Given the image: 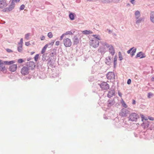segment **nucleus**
I'll list each match as a JSON object with an SVG mask.
<instances>
[{
	"instance_id": "obj_1",
	"label": "nucleus",
	"mask_w": 154,
	"mask_h": 154,
	"mask_svg": "<svg viewBox=\"0 0 154 154\" xmlns=\"http://www.w3.org/2000/svg\"><path fill=\"white\" fill-rule=\"evenodd\" d=\"M99 41L96 39H93L90 41V45L95 48L99 46Z\"/></svg>"
},
{
	"instance_id": "obj_2",
	"label": "nucleus",
	"mask_w": 154,
	"mask_h": 154,
	"mask_svg": "<svg viewBox=\"0 0 154 154\" xmlns=\"http://www.w3.org/2000/svg\"><path fill=\"white\" fill-rule=\"evenodd\" d=\"M139 118V116L137 114L135 113H132L129 116V120L132 122L136 121Z\"/></svg>"
},
{
	"instance_id": "obj_3",
	"label": "nucleus",
	"mask_w": 154,
	"mask_h": 154,
	"mask_svg": "<svg viewBox=\"0 0 154 154\" xmlns=\"http://www.w3.org/2000/svg\"><path fill=\"white\" fill-rule=\"evenodd\" d=\"M63 42L64 45L66 47H70L71 45L72 42L71 40L69 38H67L64 39Z\"/></svg>"
},
{
	"instance_id": "obj_4",
	"label": "nucleus",
	"mask_w": 154,
	"mask_h": 154,
	"mask_svg": "<svg viewBox=\"0 0 154 154\" xmlns=\"http://www.w3.org/2000/svg\"><path fill=\"white\" fill-rule=\"evenodd\" d=\"M56 57L52 56L49 58L48 60V64L50 66L52 67L53 66V64L55 62Z\"/></svg>"
},
{
	"instance_id": "obj_5",
	"label": "nucleus",
	"mask_w": 154,
	"mask_h": 154,
	"mask_svg": "<svg viewBox=\"0 0 154 154\" xmlns=\"http://www.w3.org/2000/svg\"><path fill=\"white\" fill-rule=\"evenodd\" d=\"M100 86L103 90H106L109 89V85L106 82H103L101 83L100 85Z\"/></svg>"
},
{
	"instance_id": "obj_6",
	"label": "nucleus",
	"mask_w": 154,
	"mask_h": 154,
	"mask_svg": "<svg viewBox=\"0 0 154 154\" xmlns=\"http://www.w3.org/2000/svg\"><path fill=\"white\" fill-rule=\"evenodd\" d=\"M0 71L3 73H5L6 71V69L3 61L0 60Z\"/></svg>"
},
{
	"instance_id": "obj_7",
	"label": "nucleus",
	"mask_w": 154,
	"mask_h": 154,
	"mask_svg": "<svg viewBox=\"0 0 154 154\" xmlns=\"http://www.w3.org/2000/svg\"><path fill=\"white\" fill-rule=\"evenodd\" d=\"M107 78L108 79H115V75L114 72H109L106 74Z\"/></svg>"
},
{
	"instance_id": "obj_8",
	"label": "nucleus",
	"mask_w": 154,
	"mask_h": 154,
	"mask_svg": "<svg viewBox=\"0 0 154 154\" xmlns=\"http://www.w3.org/2000/svg\"><path fill=\"white\" fill-rule=\"evenodd\" d=\"M23 44V38H21L20 42L18 43L17 47V50L20 52H21L22 51V45Z\"/></svg>"
},
{
	"instance_id": "obj_9",
	"label": "nucleus",
	"mask_w": 154,
	"mask_h": 154,
	"mask_svg": "<svg viewBox=\"0 0 154 154\" xmlns=\"http://www.w3.org/2000/svg\"><path fill=\"white\" fill-rule=\"evenodd\" d=\"M21 73L23 75H27L29 73V68L27 67L24 66L21 69Z\"/></svg>"
},
{
	"instance_id": "obj_10",
	"label": "nucleus",
	"mask_w": 154,
	"mask_h": 154,
	"mask_svg": "<svg viewBox=\"0 0 154 154\" xmlns=\"http://www.w3.org/2000/svg\"><path fill=\"white\" fill-rule=\"evenodd\" d=\"M129 111L125 109H122L120 113V115L122 116H126Z\"/></svg>"
},
{
	"instance_id": "obj_11",
	"label": "nucleus",
	"mask_w": 154,
	"mask_h": 154,
	"mask_svg": "<svg viewBox=\"0 0 154 154\" xmlns=\"http://www.w3.org/2000/svg\"><path fill=\"white\" fill-rule=\"evenodd\" d=\"M7 6L6 0H2L0 1V8L3 9Z\"/></svg>"
},
{
	"instance_id": "obj_12",
	"label": "nucleus",
	"mask_w": 154,
	"mask_h": 154,
	"mask_svg": "<svg viewBox=\"0 0 154 154\" xmlns=\"http://www.w3.org/2000/svg\"><path fill=\"white\" fill-rule=\"evenodd\" d=\"M15 4H13L11 2V5L9 7L5 8L4 10V11L9 12L11 11L14 8Z\"/></svg>"
},
{
	"instance_id": "obj_13",
	"label": "nucleus",
	"mask_w": 154,
	"mask_h": 154,
	"mask_svg": "<svg viewBox=\"0 0 154 154\" xmlns=\"http://www.w3.org/2000/svg\"><path fill=\"white\" fill-rule=\"evenodd\" d=\"M17 64H12L10 66L9 70L12 72H15L17 69Z\"/></svg>"
},
{
	"instance_id": "obj_14",
	"label": "nucleus",
	"mask_w": 154,
	"mask_h": 154,
	"mask_svg": "<svg viewBox=\"0 0 154 154\" xmlns=\"http://www.w3.org/2000/svg\"><path fill=\"white\" fill-rule=\"evenodd\" d=\"M108 48L110 53L112 56L113 55L115 54V51L113 46L111 45H110V46Z\"/></svg>"
},
{
	"instance_id": "obj_15",
	"label": "nucleus",
	"mask_w": 154,
	"mask_h": 154,
	"mask_svg": "<svg viewBox=\"0 0 154 154\" xmlns=\"http://www.w3.org/2000/svg\"><path fill=\"white\" fill-rule=\"evenodd\" d=\"M72 40L73 42L74 45H77L79 43V40L76 35L74 36Z\"/></svg>"
},
{
	"instance_id": "obj_16",
	"label": "nucleus",
	"mask_w": 154,
	"mask_h": 154,
	"mask_svg": "<svg viewBox=\"0 0 154 154\" xmlns=\"http://www.w3.org/2000/svg\"><path fill=\"white\" fill-rule=\"evenodd\" d=\"M27 65L28 66L31 67L32 69L34 68L35 66V63L32 61H29L27 63Z\"/></svg>"
},
{
	"instance_id": "obj_17",
	"label": "nucleus",
	"mask_w": 154,
	"mask_h": 154,
	"mask_svg": "<svg viewBox=\"0 0 154 154\" xmlns=\"http://www.w3.org/2000/svg\"><path fill=\"white\" fill-rule=\"evenodd\" d=\"M115 91L114 90H111L109 92L107 96L109 97L110 98L115 95Z\"/></svg>"
},
{
	"instance_id": "obj_18",
	"label": "nucleus",
	"mask_w": 154,
	"mask_h": 154,
	"mask_svg": "<svg viewBox=\"0 0 154 154\" xmlns=\"http://www.w3.org/2000/svg\"><path fill=\"white\" fill-rule=\"evenodd\" d=\"M108 106L110 107L114 104L115 102L114 100H109L108 101Z\"/></svg>"
},
{
	"instance_id": "obj_19",
	"label": "nucleus",
	"mask_w": 154,
	"mask_h": 154,
	"mask_svg": "<svg viewBox=\"0 0 154 154\" xmlns=\"http://www.w3.org/2000/svg\"><path fill=\"white\" fill-rule=\"evenodd\" d=\"M105 48L103 47H100L98 49V52L101 53L102 54H104L105 52Z\"/></svg>"
},
{
	"instance_id": "obj_20",
	"label": "nucleus",
	"mask_w": 154,
	"mask_h": 154,
	"mask_svg": "<svg viewBox=\"0 0 154 154\" xmlns=\"http://www.w3.org/2000/svg\"><path fill=\"white\" fill-rule=\"evenodd\" d=\"M75 15H76L75 13L70 12L69 14V17L71 20H72L75 19Z\"/></svg>"
},
{
	"instance_id": "obj_21",
	"label": "nucleus",
	"mask_w": 154,
	"mask_h": 154,
	"mask_svg": "<svg viewBox=\"0 0 154 154\" xmlns=\"http://www.w3.org/2000/svg\"><path fill=\"white\" fill-rule=\"evenodd\" d=\"M150 20L152 23H154V11L151 12Z\"/></svg>"
},
{
	"instance_id": "obj_22",
	"label": "nucleus",
	"mask_w": 154,
	"mask_h": 154,
	"mask_svg": "<svg viewBox=\"0 0 154 154\" xmlns=\"http://www.w3.org/2000/svg\"><path fill=\"white\" fill-rule=\"evenodd\" d=\"M137 20L136 21V23L137 24H139L142 21H143L144 20V18L143 17H141L140 18L137 19Z\"/></svg>"
},
{
	"instance_id": "obj_23",
	"label": "nucleus",
	"mask_w": 154,
	"mask_h": 154,
	"mask_svg": "<svg viewBox=\"0 0 154 154\" xmlns=\"http://www.w3.org/2000/svg\"><path fill=\"white\" fill-rule=\"evenodd\" d=\"M135 15L136 19H138L140 16V12L139 11H137L135 12Z\"/></svg>"
},
{
	"instance_id": "obj_24",
	"label": "nucleus",
	"mask_w": 154,
	"mask_h": 154,
	"mask_svg": "<svg viewBox=\"0 0 154 154\" xmlns=\"http://www.w3.org/2000/svg\"><path fill=\"white\" fill-rule=\"evenodd\" d=\"M3 62L5 65H11L14 63L15 62L13 60H12L10 61H3Z\"/></svg>"
},
{
	"instance_id": "obj_25",
	"label": "nucleus",
	"mask_w": 154,
	"mask_h": 154,
	"mask_svg": "<svg viewBox=\"0 0 154 154\" xmlns=\"http://www.w3.org/2000/svg\"><path fill=\"white\" fill-rule=\"evenodd\" d=\"M82 33L85 35H88L89 34H92L93 33L92 31L90 30L88 31L87 30L82 31Z\"/></svg>"
},
{
	"instance_id": "obj_26",
	"label": "nucleus",
	"mask_w": 154,
	"mask_h": 154,
	"mask_svg": "<svg viewBox=\"0 0 154 154\" xmlns=\"http://www.w3.org/2000/svg\"><path fill=\"white\" fill-rule=\"evenodd\" d=\"M48 46V44H46L42 48L41 51V53L42 54H43L45 51L46 49Z\"/></svg>"
},
{
	"instance_id": "obj_27",
	"label": "nucleus",
	"mask_w": 154,
	"mask_h": 154,
	"mask_svg": "<svg viewBox=\"0 0 154 154\" xmlns=\"http://www.w3.org/2000/svg\"><path fill=\"white\" fill-rule=\"evenodd\" d=\"M92 36H93L95 38L94 39H96L98 41V40H101V39L100 35H93Z\"/></svg>"
},
{
	"instance_id": "obj_28",
	"label": "nucleus",
	"mask_w": 154,
	"mask_h": 154,
	"mask_svg": "<svg viewBox=\"0 0 154 154\" xmlns=\"http://www.w3.org/2000/svg\"><path fill=\"white\" fill-rule=\"evenodd\" d=\"M143 124L144 125L143 126L144 127V128H147L149 126V122L146 121L145 122H143Z\"/></svg>"
},
{
	"instance_id": "obj_29",
	"label": "nucleus",
	"mask_w": 154,
	"mask_h": 154,
	"mask_svg": "<svg viewBox=\"0 0 154 154\" xmlns=\"http://www.w3.org/2000/svg\"><path fill=\"white\" fill-rule=\"evenodd\" d=\"M100 2H101L103 4L111 3L110 0H101V1H100Z\"/></svg>"
},
{
	"instance_id": "obj_30",
	"label": "nucleus",
	"mask_w": 154,
	"mask_h": 154,
	"mask_svg": "<svg viewBox=\"0 0 154 154\" xmlns=\"http://www.w3.org/2000/svg\"><path fill=\"white\" fill-rule=\"evenodd\" d=\"M100 43L101 44H102L103 46H106V47L107 48H109L110 46V45H109L106 42L103 43V42H100Z\"/></svg>"
},
{
	"instance_id": "obj_31",
	"label": "nucleus",
	"mask_w": 154,
	"mask_h": 154,
	"mask_svg": "<svg viewBox=\"0 0 154 154\" xmlns=\"http://www.w3.org/2000/svg\"><path fill=\"white\" fill-rule=\"evenodd\" d=\"M64 34L65 35H73V33L70 31H67Z\"/></svg>"
},
{
	"instance_id": "obj_32",
	"label": "nucleus",
	"mask_w": 154,
	"mask_h": 154,
	"mask_svg": "<svg viewBox=\"0 0 154 154\" xmlns=\"http://www.w3.org/2000/svg\"><path fill=\"white\" fill-rule=\"evenodd\" d=\"M142 54V52H138L136 56V57H141V54Z\"/></svg>"
},
{
	"instance_id": "obj_33",
	"label": "nucleus",
	"mask_w": 154,
	"mask_h": 154,
	"mask_svg": "<svg viewBox=\"0 0 154 154\" xmlns=\"http://www.w3.org/2000/svg\"><path fill=\"white\" fill-rule=\"evenodd\" d=\"M48 36L49 38H52L53 37V34L51 32H50L48 34Z\"/></svg>"
},
{
	"instance_id": "obj_34",
	"label": "nucleus",
	"mask_w": 154,
	"mask_h": 154,
	"mask_svg": "<svg viewBox=\"0 0 154 154\" xmlns=\"http://www.w3.org/2000/svg\"><path fill=\"white\" fill-rule=\"evenodd\" d=\"M42 59L44 61H45L47 60L46 58V55L45 54H43L42 55Z\"/></svg>"
},
{
	"instance_id": "obj_35",
	"label": "nucleus",
	"mask_w": 154,
	"mask_h": 154,
	"mask_svg": "<svg viewBox=\"0 0 154 154\" xmlns=\"http://www.w3.org/2000/svg\"><path fill=\"white\" fill-rule=\"evenodd\" d=\"M153 94L151 92L149 93L148 94V98H150L153 96Z\"/></svg>"
},
{
	"instance_id": "obj_36",
	"label": "nucleus",
	"mask_w": 154,
	"mask_h": 154,
	"mask_svg": "<svg viewBox=\"0 0 154 154\" xmlns=\"http://www.w3.org/2000/svg\"><path fill=\"white\" fill-rule=\"evenodd\" d=\"M122 103L123 106L125 107V108H127L128 107L127 105L126 104L125 102L124 101H122Z\"/></svg>"
},
{
	"instance_id": "obj_37",
	"label": "nucleus",
	"mask_w": 154,
	"mask_h": 154,
	"mask_svg": "<svg viewBox=\"0 0 154 154\" xmlns=\"http://www.w3.org/2000/svg\"><path fill=\"white\" fill-rule=\"evenodd\" d=\"M39 55L38 54H36L34 57V59L35 61H37L38 59Z\"/></svg>"
},
{
	"instance_id": "obj_38",
	"label": "nucleus",
	"mask_w": 154,
	"mask_h": 154,
	"mask_svg": "<svg viewBox=\"0 0 154 154\" xmlns=\"http://www.w3.org/2000/svg\"><path fill=\"white\" fill-rule=\"evenodd\" d=\"M123 59L121 53L120 52H119V59L120 60H121Z\"/></svg>"
},
{
	"instance_id": "obj_39",
	"label": "nucleus",
	"mask_w": 154,
	"mask_h": 154,
	"mask_svg": "<svg viewBox=\"0 0 154 154\" xmlns=\"http://www.w3.org/2000/svg\"><path fill=\"white\" fill-rule=\"evenodd\" d=\"M30 35V34L29 33H28L25 35V38L27 40L29 39V36Z\"/></svg>"
},
{
	"instance_id": "obj_40",
	"label": "nucleus",
	"mask_w": 154,
	"mask_h": 154,
	"mask_svg": "<svg viewBox=\"0 0 154 154\" xmlns=\"http://www.w3.org/2000/svg\"><path fill=\"white\" fill-rule=\"evenodd\" d=\"M20 0H12L11 3L13 4H15V3H17L19 2Z\"/></svg>"
},
{
	"instance_id": "obj_41",
	"label": "nucleus",
	"mask_w": 154,
	"mask_h": 154,
	"mask_svg": "<svg viewBox=\"0 0 154 154\" xmlns=\"http://www.w3.org/2000/svg\"><path fill=\"white\" fill-rule=\"evenodd\" d=\"M25 6L23 5H21L20 7V10H23L24 9Z\"/></svg>"
},
{
	"instance_id": "obj_42",
	"label": "nucleus",
	"mask_w": 154,
	"mask_h": 154,
	"mask_svg": "<svg viewBox=\"0 0 154 154\" xmlns=\"http://www.w3.org/2000/svg\"><path fill=\"white\" fill-rule=\"evenodd\" d=\"M24 62V61L22 59H20L18 60V62L19 63H21Z\"/></svg>"
},
{
	"instance_id": "obj_43",
	"label": "nucleus",
	"mask_w": 154,
	"mask_h": 154,
	"mask_svg": "<svg viewBox=\"0 0 154 154\" xmlns=\"http://www.w3.org/2000/svg\"><path fill=\"white\" fill-rule=\"evenodd\" d=\"M146 57V55H145V54L143 53V52H142V54H141V57H140V58H144Z\"/></svg>"
},
{
	"instance_id": "obj_44",
	"label": "nucleus",
	"mask_w": 154,
	"mask_h": 154,
	"mask_svg": "<svg viewBox=\"0 0 154 154\" xmlns=\"http://www.w3.org/2000/svg\"><path fill=\"white\" fill-rule=\"evenodd\" d=\"M6 50L7 52H8V53H10V52H12V51L10 49L7 48L6 49Z\"/></svg>"
},
{
	"instance_id": "obj_45",
	"label": "nucleus",
	"mask_w": 154,
	"mask_h": 154,
	"mask_svg": "<svg viewBox=\"0 0 154 154\" xmlns=\"http://www.w3.org/2000/svg\"><path fill=\"white\" fill-rule=\"evenodd\" d=\"M106 59L108 60H109V61H108V62L109 63V62L111 60V58L110 57H107L106 58Z\"/></svg>"
},
{
	"instance_id": "obj_46",
	"label": "nucleus",
	"mask_w": 154,
	"mask_h": 154,
	"mask_svg": "<svg viewBox=\"0 0 154 154\" xmlns=\"http://www.w3.org/2000/svg\"><path fill=\"white\" fill-rule=\"evenodd\" d=\"M131 80L130 79H129L127 81V83L129 85L131 83Z\"/></svg>"
},
{
	"instance_id": "obj_47",
	"label": "nucleus",
	"mask_w": 154,
	"mask_h": 154,
	"mask_svg": "<svg viewBox=\"0 0 154 154\" xmlns=\"http://www.w3.org/2000/svg\"><path fill=\"white\" fill-rule=\"evenodd\" d=\"M65 35L64 34H63L60 37V40H61L63 39V38L64 37Z\"/></svg>"
},
{
	"instance_id": "obj_48",
	"label": "nucleus",
	"mask_w": 154,
	"mask_h": 154,
	"mask_svg": "<svg viewBox=\"0 0 154 154\" xmlns=\"http://www.w3.org/2000/svg\"><path fill=\"white\" fill-rule=\"evenodd\" d=\"M133 48H130L129 50H128V51H127V53H128V54H130L131 51L133 49Z\"/></svg>"
},
{
	"instance_id": "obj_49",
	"label": "nucleus",
	"mask_w": 154,
	"mask_h": 154,
	"mask_svg": "<svg viewBox=\"0 0 154 154\" xmlns=\"http://www.w3.org/2000/svg\"><path fill=\"white\" fill-rule=\"evenodd\" d=\"M130 2L133 5H134L135 2V0H130Z\"/></svg>"
},
{
	"instance_id": "obj_50",
	"label": "nucleus",
	"mask_w": 154,
	"mask_h": 154,
	"mask_svg": "<svg viewBox=\"0 0 154 154\" xmlns=\"http://www.w3.org/2000/svg\"><path fill=\"white\" fill-rule=\"evenodd\" d=\"M25 45H26L27 46H28L30 45V43H29V42H26L25 43Z\"/></svg>"
},
{
	"instance_id": "obj_51",
	"label": "nucleus",
	"mask_w": 154,
	"mask_h": 154,
	"mask_svg": "<svg viewBox=\"0 0 154 154\" xmlns=\"http://www.w3.org/2000/svg\"><path fill=\"white\" fill-rule=\"evenodd\" d=\"M136 48H135V49H133L132 51L131 52V53H134L135 54V53L136 52Z\"/></svg>"
},
{
	"instance_id": "obj_52",
	"label": "nucleus",
	"mask_w": 154,
	"mask_h": 154,
	"mask_svg": "<svg viewBox=\"0 0 154 154\" xmlns=\"http://www.w3.org/2000/svg\"><path fill=\"white\" fill-rule=\"evenodd\" d=\"M117 56L116 55L114 57V61L117 62Z\"/></svg>"
},
{
	"instance_id": "obj_53",
	"label": "nucleus",
	"mask_w": 154,
	"mask_h": 154,
	"mask_svg": "<svg viewBox=\"0 0 154 154\" xmlns=\"http://www.w3.org/2000/svg\"><path fill=\"white\" fill-rule=\"evenodd\" d=\"M120 0H114L113 1V2L116 3H117L119 2Z\"/></svg>"
},
{
	"instance_id": "obj_54",
	"label": "nucleus",
	"mask_w": 154,
	"mask_h": 154,
	"mask_svg": "<svg viewBox=\"0 0 154 154\" xmlns=\"http://www.w3.org/2000/svg\"><path fill=\"white\" fill-rule=\"evenodd\" d=\"M45 37L44 36H42V37H41L40 39L42 41L44 40L45 39Z\"/></svg>"
},
{
	"instance_id": "obj_55",
	"label": "nucleus",
	"mask_w": 154,
	"mask_h": 154,
	"mask_svg": "<svg viewBox=\"0 0 154 154\" xmlns=\"http://www.w3.org/2000/svg\"><path fill=\"white\" fill-rule=\"evenodd\" d=\"M148 119L150 120L153 121L154 120V118L152 117H149Z\"/></svg>"
},
{
	"instance_id": "obj_56",
	"label": "nucleus",
	"mask_w": 154,
	"mask_h": 154,
	"mask_svg": "<svg viewBox=\"0 0 154 154\" xmlns=\"http://www.w3.org/2000/svg\"><path fill=\"white\" fill-rule=\"evenodd\" d=\"M59 43H60V42H59V41H57L56 42V43H55V44H56V45L58 46V45H59Z\"/></svg>"
},
{
	"instance_id": "obj_57",
	"label": "nucleus",
	"mask_w": 154,
	"mask_h": 154,
	"mask_svg": "<svg viewBox=\"0 0 154 154\" xmlns=\"http://www.w3.org/2000/svg\"><path fill=\"white\" fill-rule=\"evenodd\" d=\"M132 104H136V101L135 100H132Z\"/></svg>"
},
{
	"instance_id": "obj_58",
	"label": "nucleus",
	"mask_w": 154,
	"mask_h": 154,
	"mask_svg": "<svg viewBox=\"0 0 154 154\" xmlns=\"http://www.w3.org/2000/svg\"><path fill=\"white\" fill-rule=\"evenodd\" d=\"M118 94H119V95L120 97H122V94L121 92H118Z\"/></svg>"
},
{
	"instance_id": "obj_59",
	"label": "nucleus",
	"mask_w": 154,
	"mask_h": 154,
	"mask_svg": "<svg viewBox=\"0 0 154 154\" xmlns=\"http://www.w3.org/2000/svg\"><path fill=\"white\" fill-rule=\"evenodd\" d=\"M116 64H117V62L114 61V67H115L116 66Z\"/></svg>"
},
{
	"instance_id": "obj_60",
	"label": "nucleus",
	"mask_w": 154,
	"mask_h": 154,
	"mask_svg": "<svg viewBox=\"0 0 154 154\" xmlns=\"http://www.w3.org/2000/svg\"><path fill=\"white\" fill-rule=\"evenodd\" d=\"M54 42H51V43L48 44V45H53L54 44Z\"/></svg>"
},
{
	"instance_id": "obj_61",
	"label": "nucleus",
	"mask_w": 154,
	"mask_h": 154,
	"mask_svg": "<svg viewBox=\"0 0 154 154\" xmlns=\"http://www.w3.org/2000/svg\"><path fill=\"white\" fill-rule=\"evenodd\" d=\"M107 30L108 31L109 33H111L112 32V31H111L110 29H108Z\"/></svg>"
},
{
	"instance_id": "obj_62",
	"label": "nucleus",
	"mask_w": 154,
	"mask_h": 154,
	"mask_svg": "<svg viewBox=\"0 0 154 154\" xmlns=\"http://www.w3.org/2000/svg\"><path fill=\"white\" fill-rule=\"evenodd\" d=\"M151 81H154V77H152L151 78Z\"/></svg>"
},
{
	"instance_id": "obj_63",
	"label": "nucleus",
	"mask_w": 154,
	"mask_h": 154,
	"mask_svg": "<svg viewBox=\"0 0 154 154\" xmlns=\"http://www.w3.org/2000/svg\"><path fill=\"white\" fill-rule=\"evenodd\" d=\"M141 116V117H142V121H143V118H144L143 116V115H142V116Z\"/></svg>"
},
{
	"instance_id": "obj_64",
	"label": "nucleus",
	"mask_w": 154,
	"mask_h": 154,
	"mask_svg": "<svg viewBox=\"0 0 154 154\" xmlns=\"http://www.w3.org/2000/svg\"><path fill=\"white\" fill-rule=\"evenodd\" d=\"M134 53H131V55L132 57L133 56H134Z\"/></svg>"
}]
</instances>
